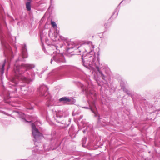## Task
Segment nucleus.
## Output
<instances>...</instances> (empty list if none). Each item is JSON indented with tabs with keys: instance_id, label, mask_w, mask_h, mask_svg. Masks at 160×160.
Wrapping results in <instances>:
<instances>
[{
	"instance_id": "25",
	"label": "nucleus",
	"mask_w": 160,
	"mask_h": 160,
	"mask_svg": "<svg viewBox=\"0 0 160 160\" xmlns=\"http://www.w3.org/2000/svg\"><path fill=\"white\" fill-rule=\"evenodd\" d=\"M83 117V115H81L80 117L78 118L77 119L78 120H80Z\"/></svg>"
},
{
	"instance_id": "1",
	"label": "nucleus",
	"mask_w": 160,
	"mask_h": 160,
	"mask_svg": "<svg viewBox=\"0 0 160 160\" xmlns=\"http://www.w3.org/2000/svg\"><path fill=\"white\" fill-rule=\"evenodd\" d=\"M58 39L59 40H64V43L68 52H69L71 49H77L80 52L84 53L85 51L87 52L86 55L83 54L82 56V65L89 69L94 70L96 68L97 70V76L101 77L103 80H105L106 76L102 72V71H104L107 74H109V69L108 68H104L102 64H100L98 58V61H96L97 58L93 52L94 46L92 42H90L88 44H83L79 46L78 45L75 46L73 42L70 41L65 40L64 38L62 36H59V38Z\"/></svg>"
},
{
	"instance_id": "23",
	"label": "nucleus",
	"mask_w": 160,
	"mask_h": 160,
	"mask_svg": "<svg viewBox=\"0 0 160 160\" xmlns=\"http://www.w3.org/2000/svg\"><path fill=\"white\" fill-rule=\"evenodd\" d=\"M29 105L31 106V107H28V108L29 109H32L33 108V104L32 103H30V104L29 103Z\"/></svg>"
},
{
	"instance_id": "7",
	"label": "nucleus",
	"mask_w": 160,
	"mask_h": 160,
	"mask_svg": "<svg viewBox=\"0 0 160 160\" xmlns=\"http://www.w3.org/2000/svg\"><path fill=\"white\" fill-rule=\"evenodd\" d=\"M17 113L18 115V116L21 118L22 120V121L24 122H30L32 121V120H31V119L32 118V117H29L30 119L29 120V121H28L27 120V117H28V116H27L24 113L20 112H17Z\"/></svg>"
},
{
	"instance_id": "16",
	"label": "nucleus",
	"mask_w": 160,
	"mask_h": 160,
	"mask_svg": "<svg viewBox=\"0 0 160 160\" xmlns=\"http://www.w3.org/2000/svg\"><path fill=\"white\" fill-rule=\"evenodd\" d=\"M94 78L95 80L96 81V82H97L99 86H102L103 85V82H101L99 81L98 77L97 78L96 76H95L94 77Z\"/></svg>"
},
{
	"instance_id": "19",
	"label": "nucleus",
	"mask_w": 160,
	"mask_h": 160,
	"mask_svg": "<svg viewBox=\"0 0 160 160\" xmlns=\"http://www.w3.org/2000/svg\"><path fill=\"white\" fill-rule=\"evenodd\" d=\"M6 59L4 60L5 62L2 65V67L0 70L1 73L2 75L4 73V66H5V63L6 62Z\"/></svg>"
},
{
	"instance_id": "11",
	"label": "nucleus",
	"mask_w": 160,
	"mask_h": 160,
	"mask_svg": "<svg viewBox=\"0 0 160 160\" xmlns=\"http://www.w3.org/2000/svg\"><path fill=\"white\" fill-rule=\"evenodd\" d=\"M38 146H36L35 148V149H36L35 152L37 153H40L41 154L43 153V152L42 151L43 149H44L45 151H48L49 150V149L46 148L45 146H43V149L42 148H41L40 147L38 148Z\"/></svg>"
},
{
	"instance_id": "3",
	"label": "nucleus",
	"mask_w": 160,
	"mask_h": 160,
	"mask_svg": "<svg viewBox=\"0 0 160 160\" xmlns=\"http://www.w3.org/2000/svg\"><path fill=\"white\" fill-rule=\"evenodd\" d=\"M82 91L84 93L86 94L87 97L89 98L88 103L89 104L91 111L94 113V116L98 118L99 121L100 120V116L98 114L97 111L94 110L92 107H95V100L96 99V94L93 90V86L91 81H89L85 85L82 83H80Z\"/></svg>"
},
{
	"instance_id": "26",
	"label": "nucleus",
	"mask_w": 160,
	"mask_h": 160,
	"mask_svg": "<svg viewBox=\"0 0 160 160\" xmlns=\"http://www.w3.org/2000/svg\"><path fill=\"white\" fill-rule=\"evenodd\" d=\"M83 133H85L86 132H87L86 131V129L85 130H83Z\"/></svg>"
},
{
	"instance_id": "14",
	"label": "nucleus",
	"mask_w": 160,
	"mask_h": 160,
	"mask_svg": "<svg viewBox=\"0 0 160 160\" xmlns=\"http://www.w3.org/2000/svg\"><path fill=\"white\" fill-rule=\"evenodd\" d=\"M57 117L61 118L62 117H66L67 115H65V113L64 112H63L62 111H60L58 112H57L56 114Z\"/></svg>"
},
{
	"instance_id": "9",
	"label": "nucleus",
	"mask_w": 160,
	"mask_h": 160,
	"mask_svg": "<svg viewBox=\"0 0 160 160\" xmlns=\"http://www.w3.org/2000/svg\"><path fill=\"white\" fill-rule=\"evenodd\" d=\"M5 50L4 52V54L6 56L8 57L11 55L12 52L11 47L9 46H5Z\"/></svg>"
},
{
	"instance_id": "4",
	"label": "nucleus",
	"mask_w": 160,
	"mask_h": 160,
	"mask_svg": "<svg viewBox=\"0 0 160 160\" xmlns=\"http://www.w3.org/2000/svg\"><path fill=\"white\" fill-rule=\"evenodd\" d=\"M58 46L52 45L49 48L48 54L54 55L52 59L51 60V63H52L53 60L58 63L65 62V60L62 55L59 54L60 51L57 49Z\"/></svg>"
},
{
	"instance_id": "32",
	"label": "nucleus",
	"mask_w": 160,
	"mask_h": 160,
	"mask_svg": "<svg viewBox=\"0 0 160 160\" xmlns=\"http://www.w3.org/2000/svg\"><path fill=\"white\" fill-rule=\"evenodd\" d=\"M122 1L121 3L119 4V5L122 2Z\"/></svg>"
},
{
	"instance_id": "24",
	"label": "nucleus",
	"mask_w": 160,
	"mask_h": 160,
	"mask_svg": "<svg viewBox=\"0 0 160 160\" xmlns=\"http://www.w3.org/2000/svg\"><path fill=\"white\" fill-rule=\"evenodd\" d=\"M55 29L56 30L54 32H55L57 34H59V30H58V29H57V28H56Z\"/></svg>"
},
{
	"instance_id": "10",
	"label": "nucleus",
	"mask_w": 160,
	"mask_h": 160,
	"mask_svg": "<svg viewBox=\"0 0 160 160\" xmlns=\"http://www.w3.org/2000/svg\"><path fill=\"white\" fill-rule=\"evenodd\" d=\"M26 45L24 44L22 47V56L23 58L28 57Z\"/></svg>"
},
{
	"instance_id": "29",
	"label": "nucleus",
	"mask_w": 160,
	"mask_h": 160,
	"mask_svg": "<svg viewBox=\"0 0 160 160\" xmlns=\"http://www.w3.org/2000/svg\"><path fill=\"white\" fill-rule=\"evenodd\" d=\"M22 59L21 58H19L18 60H22Z\"/></svg>"
},
{
	"instance_id": "6",
	"label": "nucleus",
	"mask_w": 160,
	"mask_h": 160,
	"mask_svg": "<svg viewBox=\"0 0 160 160\" xmlns=\"http://www.w3.org/2000/svg\"><path fill=\"white\" fill-rule=\"evenodd\" d=\"M39 123L41 124V122L40 121H37L35 124L32 123V133L33 137L36 140L40 137L42 136V134L41 133L38 131V129L36 128L35 124H37Z\"/></svg>"
},
{
	"instance_id": "28",
	"label": "nucleus",
	"mask_w": 160,
	"mask_h": 160,
	"mask_svg": "<svg viewBox=\"0 0 160 160\" xmlns=\"http://www.w3.org/2000/svg\"><path fill=\"white\" fill-rule=\"evenodd\" d=\"M83 108H86V109H89V108L87 107H83Z\"/></svg>"
},
{
	"instance_id": "18",
	"label": "nucleus",
	"mask_w": 160,
	"mask_h": 160,
	"mask_svg": "<svg viewBox=\"0 0 160 160\" xmlns=\"http://www.w3.org/2000/svg\"><path fill=\"white\" fill-rule=\"evenodd\" d=\"M74 128L72 126L69 129L68 132L70 136H71L73 133L74 131Z\"/></svg>"
},
{
	"instance_id": "27",
	"label": "nucleus",
	"mask_w": 160,
	"mask_h": 160,
	"mask_svg": "<svg viewBox=\"0 0 160 160\" xmlns=\"http://www.w3.org/2000/svg\"><path fill=\"white\" fill-rule=\"evenodd\" d=\"M42 49L44 51H45V48L43 46H42Z\"/></svg>"
},
{
	"instance_id": "12",
	"label": "nucleus",
	"mask_w": 160,
	"mask_h": 160,
	"mask_svg": "<svg viewBox=\"0 0 160 160\" xmlns=\"http://www.w3.org/2000/svg\"><path fill=\"white\" fill-rule=\"evenodd\" d=\"M123 82L122 81L120 83V86L122 87V89H123V91L129 96H131V92L125 88L124 84H123Z\"/></svg>"
},
{
	"instance_id": "15",
	"label": "nucleus",
	"mask_w": 160,
	"mask_h": 160,
	"mask_svg": "<svg viewBox=\"0 0 160 160\" xmlns=\"http://www.w3.org/2000/svg\"><path fill=\"white\" fill-rule=\"evenodd\" d=\"M86 130L88 132H92L93 130L92 125L91 124L87 125Z\"/></svg>"
},
{
	"instance_id": "22",
	"label": "nucleus",
	"mask_w": 160,
	"mask_h": 160,
	"mask_svg": "<svg viewBox=\"0 0 160 160\" xmlns=\"http://www.w3.org/2000/svg\"><path fill=\"white\" fill-rule=\"evenodd\" d=\"M87 140V138L86 137H84L83 138L82 140V144H85Z\"/></svg>"
},
{
	"instance_id": "5",
	"label": "nucleus",
	"mask_w": 160,
	"mask_h": 160,
	"mask_svg": "<svg viewBox=\"0 0 160 160\" xmlns=\"http://www.w3.org/2000/svg\"><path fill=\"white\" fill-rule=\"evenodd\" d=\"M48 88L47 86L45 85H41L37 88L38 92L42 96L45 97L47 102L49 103L52 101L50 95L48 93Z\"/></svg>"
},
{
	"instance_id": "2",
	"label": "nucleus",
	"mask_w": 160,
	"mask_h": 160,
	"mask_svg": "<svg viewBox=\"0 0 160 160\" xmlns=\"http://www.w3.org/2000/svg\"><path fill=\"white\" fill-rule=\"evenodd\" d=\"M35 65L33 64H23L18 65L17 61L14 67V77L11 79L10 84L12 86H16L19 84L20 86L21 95H28L32 93L34 91L32 88H28V86L26 85H22V82L26 83H29L32 82L34 78L35 74L34 73H31L30 74L27 72L28 70L34 68Z\"/></svg>"
},
{
	"instance_id": "21",
	"label": "nucleus",
	"mask_w": 160,
	"mask_h": 160,
	"mask_svg": "<svg viewBox=\"0 0 160 160\" xmlns=\"http://www.w3.org/2000/svg\"><path fill=\"white\" fill-rule=\"evenodd\" d=\"M51 25L52 27L53 28H57V25L56 23L54 22H51Z\"/></svg>"
},
{
	"instance_id": "30",
	"label": "nucleus",
	"mask_w": 160,
	"mask_h": 160,
	"mask_svg": "<svg viewBox=\"0 0 160 160\" xmlns=\"http://www.w3.org/2000/svg\"><path fill=\"white\" fill-rule=\"evenodd\" d=\"M40 39H41V40L42 41V37L41 36H40Z\"/></svg>"
},
{
	"instance_id": "8",
	"label": "nucleus",
	"mask_w": 160,
	"mask_h": 160,
	"mask_svg": "<svg viewBox=\"0 0 160 160\" xmlns=\"http://www.w3.org/2000/svg\"><path fill=\"white\" fill-rule=\"evenodd\" d=\"M62 68H64L69 72H77L79 70L78 68L72 66H62Z\"/></svg>"
},
{
	"instance_id": "31",
	"label": "nucleus",
	"mask_w": 160,
	"mask_h": 160,
	"mask_svg": "<svg viewBox=\"0 0 160 160\" xmlns=\"http://www.w3.org/2000/svg\"><path fill=\"white\" fill-rule=\"evenodd\" d=\"M32 0H28V2H30Z\"/></svg>"
},
{
	"instance_id": "20",
	"label": "nucleus",
	"mask_w": 160,
	"mask_h": 160,
	"mask_svg": "<svg viewBox=\"0 0 160 160\" xmlns=\"http://www.w3.org/2000/svg\"><path fill=\"white\" fill-rule=\"evenodd\" d=\"M53 36L55 38V40H57L58 39V38H58V36H59V35L58 34H56L55 32H54L53 34Z\"/></svg>"
},
{
	"instance_id": "13",
	"label": "nucleus",
	"mask_w": 160,
	"mask_h": 160,
	"mask_svg": "<svg viewBox=\"0 0 160 160\" xmlns=\"http://www.w3.org/2000/svg\"><path fill=\"white\" fill-rule=\"evenodd\" d=\"M71 100L68 98L63 97L59 99V101L64 103H66L70 102Z\"/></svg>"
},
{
	"instance_id": "17",
	"label": "nucleus",
	"mask_w": 160,
	"mask_h": 160,
	"mask_svg": "<svg viewBox=\"0 0 160 160\" xmlns=\"http://www.w3.org/2000/svg\"><path fill=\"white\" fill-rule=\"evenodd\" d=\"M26 8L28 11H30L31 10V5L30 2H27L26 3Z\"/></svg>"
}]
</instances>
